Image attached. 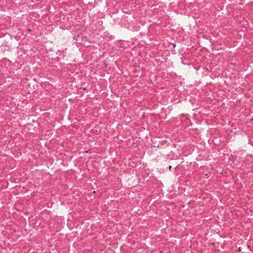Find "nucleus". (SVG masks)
<instances>
[{"label": "nucleus", "instance_id": "f257e3e1", "mask_svg": "<svg viewBox=\"0 0 253 253\" xmlns=\"http://www.w3.org/2000/svg\"><path fill=\"white\" fill-rule=\"evenodd\" d=\"M171 169V166H169V169Z\"/></svg>", "mask_w": 253, "mask_h": 253}, {"label": "nucleus", "instance_id": "f03ea898", "mask_svg": "<svg viewBox=\"0 0 253 253\" xmlns=\"http://www.w3.org/2000/svg\"><path fill=\"white\" fill-rule=\"evenodd\" d=\"M28 31H31V29H28Z\"/></svg>", "mask_w": 253, "mask_h": 253}]
</instances>
